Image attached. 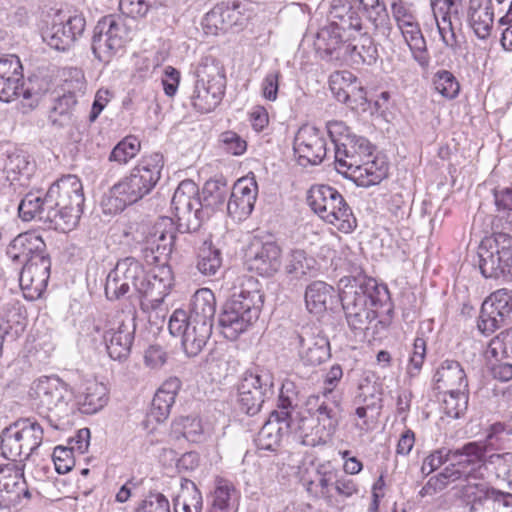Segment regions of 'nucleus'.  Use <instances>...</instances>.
Wrapping results in <instances>:
<instances>
[{
    "label": "nucleus",
    "instance_id": "obj_1",
    "mask_svg": "<svg viewBox=\"0 0 512 512\" xmlns=\"http://www.w3.org/2000/svg\"><path fill=\"white\" fill-rule=\"evenodd\" d=\"M84 201L81 180L68 174L54 182L45 194L28 192L21 200L18 212L23 221L38 220L50 229L65 233L78 225Z\"/></svg>",
    "mask_w": 512,
    "mask_h": 512
},
{
    "label": "nucleus",
    "instance_id": "obj_2",
    "mask_svg": "<svg viewBox=\"0 0 512 512\" xmlns=\"http://www.w3.org/2000/svg\"><path fill=\"white\" fill-rule=\"evenodd\" d=\"M346 320L354 331L386 329L394 314L386 284L371 277H355L343 286L339 294Z\"/></svg>",
    "mask_w": 512,
    "mask_h": 512
},
{
    "label": "nucleus",
    "instance_id": "obj_3",
    "mask_svg": "<svg viewBox=\"0 0 512 512\" xmlns=\"http://www.w3.org/2000/svg\"><path fill=\"white\" fill-rule=\"evenodd\" d=\"M166 0H120L122 14H109L98 20L91 39L94 57L108 64L133 39L131 19L144 18L152 9L165 5Z\"/></svg>",
    "mask_w": 512,
    "mask_h": 512
},
{
    "label": "nucleus",
    "instance_id": "obj_4",
    "mask_svg": "<svg viewBox=\"0 0 512 512\" xmlns=\"http://www.w3.org/2000/svg\"><path fill=\"white\" fill-rule=\"evenodd\" d=\"M216 312L214 293L208 288L198 289L192 296L189 310L176 309L170 316L168 329L180 336L183 349L189 357L197 356L207 344Z\"/></svg>",
    "mask_w": 512,
    "mask_h": 512
},
{
    "label": "nucleus",
    "instance_id": "obj_5",
    "mask_svg": "<svg viewBox=\"0 0 512 512\" xmlns=\"http://www.w3.org/2000/svg\"><path fill=\"white\" fill-rule=\"evenodd\" d=\"M335 168L357 186L370 187L388 176L389 164L366 137L354 135L341 142L335 152Z\"/></svg>",
    "mask_w": 512,
    "mask_h": 512
},
{
    "label": "nucleus",
    "instance_id": "obj_6",
    "mask_svg": "<svg viewBox=\"0 0 512 512\" xmlns=\"http://www.w3.org/2000/svg\"><path fill=\"white\" fill-rule=\"evenodd\" d=\"M164 158L160 153L143 156L129 174L114 184L105 205L110 212H121L148 195L161 178Z\"/></svg>",
    "mask_w": 512,
    "mask_h": 512
},
{
    "label": "nucleus",
    "instance_id": "obj_7",
    "mask_svg": "<svg viewBox=\"0 0 512 512\" xmlns=\"http://www.w3.org/2000/svg\"><path fill=\"white\" fill-rule=\"evenodd\" d=\"M256 286V281L248 280L247 287L242 286L223 305L218 323L226 339L236 340L258 320L264 295Z\"/></svg>",
    "mask_w": 512,
    "mask_h": 512
},
{
    "label": "nucleus",
    "instance_id": "obj_8",
    "mask_svg": "<svg viewBox=\"0 0 512 512\" xmlns=\"http://www.w3.org/2000/svg\"><path fill=\"white\" fill-rule=\"evenodd\" d=\"M29 396L39 415L47 418L49 424L60 428V420L68 412L73 391L57 376H43L33 382Z\"/></svg>",
    "mask_w": 512,
    "mask_h": 512
},
{
    "label": "nucleus",
    "instance_id": "obj_9",
    "mask_svg": "<svg viewBox=\"0 0 512 512\" xmlns=\"http://www.w3.org/2000/svg\"><path fill=\"white\" fill-rule=\"evenodd\" d=\"M307 203L315 214L343 233H351L357 227L351 207L332 186L312 185L307 193Z\"/></svg>",
    "mask_w": 512,
    "mask_h": 512
},
{
    "label": "nucleus",
    "instance_id": "obj_10",
    "mask_svg": "<svg viewBox=\"0 0 512 512\" xmlns=\"http://www.w3.org/2000/svg\"><path fill=\"white\" fill-rule=\"evenodd\" d=\"M306 410L316 422L315 435L302 436V443L307 446L326 444L335 434L342 419L340 395H311L306 401Z\"/></svg>",
    "mask_w": 512,
    "mask_h": 512
},
{
    "label": "nucleus",
    "instance_id": "obj_11",
    "mask_svg": "<svg viewBox=\"0 0 512 512\" xmlns=\"http://www.w3.org/2000/svg\"><path fill=\"white\" fill-rule=\"evenodd\" d=\"M44 431L42 426L34 419H20L6 427L0 435L1 454L8 460L20 462L28 460L37 454L43 442Z\"/></svg>",
    "mask_w": 512,
    "mask_h": 512
},
{
    "label": "nucleus",
    "instance_id": "obj_12",
    "mask_svg": "<svg viewBox=\"0 0 512 512\" xmlns=\"http://www.w3.org/2000/svg\"><path fill=\"white\" fill-rule=\"evenodd\" d=\"M171 208L177 219L178 229L182 233L197 231L208 219V213L202 206L199 188L190 179L183 180L176 188Z\"/></svg>",
    "mask_w": 512,
    "mask_h": 512
},
{
    "label": "nucleus",
    "instance_id": "obj_13",
    "mask_svg": "<svg viewBox=\"0 0 512 512\" xmlns=\"http://www.w3.org/2000/svg\"><path fill=\"white\" fill-rule=\"evenodd\" d=\"M237 391L238 409L254 416L260 412L265 400L274 395V376L269 370L260 368L246 371L240 379Z\"/></svg>",
    "mask_w": 512,
    "mask_h": 512
},
{
    "label": "nucleus",
    "instance_id": "obj_14",
    "mask_svg": "<svg viewBox=\"0 0 512 512\" xmlns=\"http://www.w3.org/2000/svg\"><path fill=\"white\" fill-rule=\"evenodd\" d=\"M196 78L191 103L197 111L209 113L222 100L225 90V76L217 63L205 61L198 65Z\"/></svg>",
    "mask_w": 512,
    "mask_h": 512
},
{
    "label": "nucleus",
    "instance_id": "obj_15",
    "mask_svg": "<svg viewBox=\"0 0 512 512\" xmlns=\"http://www.w3.org/2000/svg\"><path fill=\"white\" fill-rule=\"evenodd\" d=\"M478 265L485 278L499 279L506 282L512 279V237L505 233L494 236L489 246L482 243L478 248Z\"/></svg>",
    "mask_w": 512,
    "mask_h": 512
},
{
    "label": "nucleus",
    "instance_id": "obj_16",
    "mask_svg": "<svg viewBox=\"0 0 512 512\" xmlns=\"http://www.w3.org/2000/svg\"><path fill=\"white\" fill-rule=\"evenodd\" d=\"M85 27L82 14L70 15L58 10L43 30L42 38L51 48L65 51L83 35Z\"/></svg>",
    "mask_w": 512,
    "mask_h": 512
},
{
    "label": "nucleus",
    "instance_id": "obj_17",
    "mask_svg": "<svg viewBox=\"0 0 512 512\" xmlns=\"http://www.w3.org/2000/svg\"><path fill=\"white\" fill-rule=\"evenodd\" d=\"M178 226L164 217L155 223L142 244V254L148 264L166 265L176 245Z\"/></svg>",
    "mask_w": 512,
    "mask_h": 512
},
{
    "label": "nucleus",
    "instance_id": "obj_18",
    "mask_svg": "<svg viewBox=\"0 0 512 512\" xmlns=\"http://www.w3.org/2000/svg\"><path fill=\"white\" fill-rule=\"evenodd\" d=\"M293 151L299 165H319L327 154L324 132L315 126H301L294 137Z\"/></svg>",
    "mask_w": 512,
    "mask_h": 512
},
{
    "label": "nucleus",
    "instance_id": "obj_19",
    "mask_svg": "<svg viewBox=\"0 0 512 512\" xmlns=\"http://www.w3.org/2000/svg\"><path fill=\"white\" fill-rule=\"evenodd\" d=\"M450 461L458 470L463 473L464 482L462 485V494L465 488L470 484H483L477 482L484 475L486 470V447L479 442H469L458 449H451Z\"/></svg>",
    "mask_w": 512,
    "mask_h": 512
},
{
    "label": "nucleus",
    "instance_id": "obj_20",
    "mask_svg": "<svg viewBox=\"0 0 512 512\" xmlns=\"http://www.w3.org/2000/svg\"><path fill=\"white\" fill-rule=\"evenodd\" d=\"M512 312V291L499 289L481 306L477 327L482 334L490 335L506 324Z\"/></svg>",
    "mask_w": 512,
    "mask_h": 512
},
{
    "label": "nucleus",
    "instance_id": "obj_21",
    "mask_svg": "<svg viewBox=\"0 0 512 512\" xmlns=\"http://www.w3.org/2000/svg\"><path fill=\"white\" fill-rule=\"evenodd\" d=\"M469 512H512V494L486 484H470L464 490Z\"/></svg>",
    "mask_w": 512,
    "mask_h": 512
},
{
    "label": "nucleus",
    "instance_id": "obj_22",
    "mask_svg": "<svg viewBox=\"0 0 512 512\" xmlns=\"http://www.w3.org/2000/svg\"><path fill=\"white\" fill-rule=\"evenodd\" d=\"M25 464L0 465V509L15 507L21 499L31 497L24 478Z\"/></svg>",
    "mask_w": 512,
    "mask_h": 512
},
{
    "label": "nucleus",
    "instance_id": "obj_23",
    "mask_svg": "<svg viewBox=\"0 0 512 512\" xmlns=\"http://www.w3.org/2000/svg\"><path fill=\"white\" fill-rule=\"evenodd\" d=\"M50 269L49 256H41L38 261L22 267L19 284L25 299L34 301L42 296L50 278Z\"/></svg>",
    "mask_w": 512,
    "mask_h": 512
},
{
    "label": "nucleus",
    "instance_id": "obj_24",
    "mask_svg": "<svg viewBox=\"0 0 512 512\" xmlns=\"http://www.w3.org/2000/svg\"><path fill=\"white\" fill-rule=\"evenodd\" d=\"M135 331L136 323L133 316H125L116 328L105 331L103 339L110 358L123 361L129 357Z\"/></svg>",
    "mask_w": 512,
    "mask_h": 512
},
{
    "label": "nucleus",
    "instance_id": "obj_25",
    "mask_svg": "<svg viewBox=\"0 0 512 512\" xmlns=\"http://www.w3.org/2000/svg\"><path fill=\"white\" fill-rule=\"evenodd\" d=\"M293 339L300 358L307 365H320L331 356L327 337L314 333L311 328H302Z\"/></svg>",
    "mask_w": 512,
    "mask_h": 512
},
{
    "label": "nucleus",
    "instance_id": "obj_26",
    "mask_svg": "<svg viewBox=\"0 0 512 512\" xmlns=\"http://www.w3.org/2000/svg\"><path fill=\"white\" fill-rule=\"evenodd\" d=\"M7 256L20 265L38 261L41 256H49L42 237L35 231L17 235L7 246Z\"/></svg>",
    "mask_w": 512,
    "mask_h": 512
},
{
    "label": "nucleus",
    "instance_id": "obj_27",
    "mask_svg": "<svg viewBox=\"0 0 512 512\" xmlns=\"http://www.w3.org/2000/svg\"><path fill=\"white\" fill-rule=\"evenodd\" d=\"M258 185L254 178H241L234 184L227 202V212L233 219H246L254 209Z\"/></svg>",
    "mask_w": 512,
    "mask_h": 512
},
{
    "label": "nucleus",
    "instance_id": "obj_28",
    "mask_svg": "<svg viewBox=\"0 0 512 512\" xmlns=\"http://www.w3.org/2000/svg\"><path fill=\"white\" fill-rule=\"evenodd\" d=\"M240 3L221 2L215 5L204 17L202 26L206 34L218 35L227 32L233 27L243 25L244 16L239 10Z\"/></svg>",
    "mask_w": 512,
    "mask_h": 512
},
{
    "label": "nucleus",
    "instance_id": "obj_29",
    "mask_svg": "<svg viewBox=\"0 0 512 512\" xmlns=\"http://www.w3.org/2000/svg\"><path fill=\"white\" fill-rule=\"evenodd\" d=\"M173 285V276L166 265H157L149 274L145 273L140 286L141 301L144 305L164 301Z\"/></svg>",
    "mask_w": 512,
    "mask_h": 512
},
{
    "label": "nucleus",
    "instance_id": "obj_30",
    "mask_svg": "<svg viewBox=\"0 0 512 512\" xmlns=\"http://www.w3.org/2000/svg\"><path fill=\"white\" fill-rule=\"evenodd\" d=\"M248 268L262 276H272L281 265V249L274 241L252 244Z\"/></svg>",
    "mask_w": 512,
    "mask_h": 512
},
{
    "label": "nucleus",
    "instance_id": "obj_31",
    "mask_svg": "<svg viewBox=\"0 0 512 512\" xmlns=\"http://www.w3.org/2000/svg\"><path fill=\"white\" fill-rule=\"evenodd\" d=\"M378 56V49L373 38L364 32L358 39L348 40L339 66H370L376 63Z\"/></svg>",
    "mask_w": 512,
    "mask_h": 512
},
{
    "label": "nucleus",
    "instance_id": "obj_32",
    "mask_svg": "<svg viewBox=\"0 0 512 512\" xmlns=\"http://www.w3.org/2000/svg\"><path fill=\"white\" fill-rule=\"evenodd\" d=\"M348 41L342 39L335 26L322 27L316 36L315 46L321 58L334 66H339Z\"/></svg>",
    "mask_w": 512,
    "mask_h": 512
},
{
    "label": "nucleus",
    "instance_id": "obj_33",
    "mask_svg": "<svg viewBox=\"0 0 512 512\" xmlns=\"http://www.w3.org/2000/svg\"><path fill=\"white\" fill-rule=\"evenodd\" d=\"M298 429V423L285 422L270 415L255 438L256 446L260 450L276 451L283 436L296 433Z\"/></svg>",
    "mask_w": 512,
    "mask_h": 512
},
{
    "label": "nucleus",
    "instance_id": "obj_34",
    "mask_svg": "<svg viewBox=\"0 0 512 512\" xmlns=\"http://www.w3.org/2000/svg\"><path fill=\"white\" fill-rule=\"evenodd\" d=\"M330 26H335L337 31L353 30L360 34L363 32L362 17L359 12L345 0H333L329 14Z\"/></svg>",
    "mask_w": 512,
    "mask_h": 512
},
{
    "label": "nucleus",
    "instance_id": "obj_35",
    "mask_svg": "<svg viewBox=\"0 0 512 512\" xmlns=\"http://www.w3.org/2000/svg\"><path fill=\"white\" fill-rule=\"evenodd\" d=\"M468 21L475 35L487 39L494 23V9L491 0H470Z\"/></svg>",
    "mask_w": 512,
    "mask_h": 512
},
{
    "label": "nucleus",
    "instance_id": "obj_36",
    "mask_svg": "<svg viewBox=\"0 0 512 512\" xmlns=\"http://www.w3.org/2000/svg\"><path fill=\"white\" fill-rule=\"evenodd\" d=\"M433 380L438 390H466L468 387L466 373L456 360H444L436 370Z\"/></svg>",
    "mask_w": 512,
    "mask_h": 512
},
{
    "label": "nucleus",
    "instance_id": "obj_37",
    "mask_svg": "<svg viewBox=\"0 0 512 512\" xmlns=\"http://www.w3.org/2000/svg\"><path fill=\"white\" fill-rule=\"evenodd\" d=\"M108 400V389L103 383L87 381L78 397L79 410L83 414H95L107 405Z\"/></svg>",
    "mask_w": 512,
    "mask_h": 512
},
{
    "label": "nucleus",
    "instance_id": "obj_38",
    "mask_svg": "<svg viewBox=\"0 0 512 512\" xmlns=\"http://www.w3.org/2000/svg\"><path fill=\"white\" fill-rule=\"evenodd\" d=\"M237 499L238 493L234 485L220 479L209 496L208 512H235Z\"/></svg>",
    "mask_w": 512,
    "mask_h": 512
},
{
    "label": "nucleus",
    "instance_id": "obj_39",
    "mask_svg": "<svg viewBox=\"0 0 512 512\" xmlns=\"http://www.w3.org/2000/svg\"><path fill=\"white\" fill-rule=\"evenodd\" d=\"M29 168L28 157L21 151H7L0 155V181L12 183L21 175H29Z\"/></svg>",
    "mask_w": 512,
    "mask_h": 512
},
{
    "label": "nucleus",
    "instance_id": "obj_40",
    "mask_svg": "<svg viewBox=\"0 0 512 512\" xmlns=\"http://www.w3.org/2000/svg\"><path fill=\"white\" fill-rule=\"evenodd\" d=\"M399 29L412 52L414 60L422 68L428 67L430 56L427 51L426 40L417 21L401 26Z\"/></svg>",
    "mask_w": 512,
    "mask_h": 512
},
{
    "label": "nucleus",
    "instance_id": "obj_41",
    "mask_svg": "<svg viewBox=\"0 0 512 512\" xmlns=\"http://www.w3.org/2000/svg\"><path fill=\"white\" fill-rule=\"evenodd\" d=\"M230 193V188L224 178L210 179L202 189V206L208 213V219L214 210L222 207Z\"/></svg>",
    "mask_w": 512,
    "mask_h": 512
},
{
    "label": "nucleus",
    "instance_id": "obj_42",
    "mask_svg": "<svg viewBox=\"0 0 512 512\" xmlns=\"http://www.w3.org/2000/svg\"><path fill=\"white\" fill-rule=\"evenodd\" d=\"M334 288L323 282L314 281L305 291V304L310 313L320 314L327 309V303L334 296Z\"/></svg>",
    "mask_w": 512,
    "mask_h": 512
},
{
    "label": "nucleus",
    "instance_id": "obj_43",
    "mask_svg": "<svg viewBox=\"0 0 512 512\" xmlns=\"http://www.w3.org/2000/svg\"><path fill=\"white\" fill-rule=\"evenodd\" d=\"M297 406L298 391L296 386L293 382L286 381L282 383L279 391L277 409L272 411L270 415L285 422L297 423L292 417V412Z\"/></svg>",
    "mask_w": 512,
    "mask_h": 512
},
{
    "label": "nucleus",
    "instance_id": "obj_44",
    "mask_svg": "<svg viewBox=\"0 0 512 512\" xmlns=\"http://www.w3.org/2000/svg\"><path fill=\"white\" fill-rule=\"evenodd\" d=\"M76 104V95L72 92L57 97L49 110L48 119L50 123L58 128L69 125L72 121Z\"/></svg>",
    "mask_w": 512,
    "mask_h": 512
},
{
    "label": "nucleus",
    "instance_id": "obj_45",
    "mask_svg": "<svg viewBox=\"0 0 512 512\" xmlns=\"http://www.w3.org/2000/svg\"><path fill=\"white\" fill-rule=\"evenodd\" d=\"M196 267L204 276H215L222 267L221 251L211 242H204L198 251Z\"/></svg>",
    "mask_w": 512,
    "mask_h": 512
},
{
    "label": "nucleus",
    "instance_id": "obj_46",
    "mask_svg": "<svg viewBox=\"0 0 512 512\" xmlns=\"http://www.w3.org/2000/svg\"><path fill=\"white\" fill-rule=\"evenodd\" d=\"M115 268L121 280L128 282L130 287L140 293V286L145 276L143 265L134 257H125L117 261Z\"/></svg>",
    "mask_w": 512,
    "mask_h": 512
},
{
    "label": "nucleus",
    "instance_id": "obj_47",
    "mask_svg": "<svg viewBox=\"0 0 512 512\" xmlns=\"http://www.w3.org/2000/svg\"><path fill=\"white\" fill-rule=\"evenodd\" d=\"M182 485V493L174 501V512H201L203 497L195 483L186 480Z\"/></svg>",
    "mask_w": 512,
    "mask_h": 512
},
{
    "label": "nucleus",
    "instance_id": "obj_48",
    "mask_svg": "<svg viewBox=\"0 0 512 512\" xmlns=\"http://www.w3.org/2000/svg\"><path fill=\"white\" fill-rule=\"evenodd\" d=\"M442 391L444 392L441 405L443 412L454 419L462 417L468 408V390L452 389Z\"/></svg>",
    "mask_w": 512,
    "mask_h": 512
},
{
    "label": "nucleus",
    "instance_id": "obj_49",
    "mask_svg": "<svg viewBox=\"0 0 512 512\" xmlns=\"http://www.w3.org/2000/svg\"><path fill=\"white\" fill-rule=\"evenodd\" d=\"M363 12L367 20L372 24L375 33L387 35L390 31V17L387 6L383 0L364 8Z\"/></svg>",
    "mask_w": 512,
    "mask_h": 512
},
{
    "label": "nucleus",
    "instance_id": "obj_50",
    "mask_svg": "<svg viewBox=\"0 0 512 512\" xmlns=\"http://www.w3.org/2000/svg\"><path fill=\"white\" fill-rule=\"evenodd\" d=\"M314 264V258L308 257L304 250L294 249L288 255L285 269L294 278H300L311 271Z\"/></svg>",
    "mask_w": 512,
    "mask_h": 512
},
{
    "label": "nucleus",
    "instance_id": "obj_51",
    "mask_svg": "<svg viewBox=\"0 0 512 512\" xmlns=\"http://www.w3.org/2000/svg\"><path fill=\"white\" fill-rule=\"evenodd\" d=\"M434 89L446 99H454L460 92V84L452 72L438 70L432 79Z\"/></svg>",
    "mask_w": 512,
    "mask_h": 512
},
{
    "label": "nucleus",
    "instance_id": "obj_52",
    "mask_svg": "<svg viewBox=\"0 0 512 512\" xmlns=\"http://www.w3.org/2000/svg\"><path fill=\"white\" fill-rule=\"evenodd\" d=\"M22 96L24 99L31 98V92L24 87L23 76H14L0 80V100L10 102Z\"/></svg>",
    "mask_w": 512,
    "mask_h": 512
},
{
    "label": "nucleus",
    "instance_id": "obj_53",
    "mask_svg": "<svg viewBox=\"0 0 512 512\" xmlns=\"http://www.w3.org/2000/svg\"><path fill=\"white\" fill-rule=\"evenodd\" d=\"M140 151V142L134 136L122 139L111 151L109 161L126 164Z\"/></svg>",
    "mask_w": 512,
    "mask_h": 512
},
{
    "label": "nucleus",
    "instance_id": "obj_54",
    "mask_svg": "<svg viewBox=\"0 0 512 512\" xmlns=\"http://www.w3.org/2000/svg\"><path fill=\"white\" fill-rule=\"evenodd\" d=\"M116 273L117 270L114 267L106 277L105 296L111 301L128 297L132 290L128 282L121 280L122 277Z\"/></svg>",
    "mask_w": 512,
    "mask_h": 512
},
{
    "label": "nucleus",
    "instance_id": "obj_55",
    "mask_svg": "<svg viewBox=\"0 0 512 512\" xmlns=\"http://www.w3.org/2000/svg\"><path fill=\"white\" fill-rule=\"evenodd\" d=\"M487 354H490L495 359L508 358L512 355V328L500 332L491 339Z\"/></svg>",
    "mask_w": 512,
    "mask_h": 512
},
{
    "label": "nucleus",
    "instance_id": "obj_56",
    "mask_svg": "<svg viewBox=\"0 0 512 512\" xmlns=\"http://www.w3.org/2000/svg\"><path fill=\"white\" fill-rule=\"evenodd\" d=\"M447 10H449L446 7ZM442 11V8L440 9ZM437 28L442 42L446 47L455 48L457 46V37L454 32L449 11L441 12V17L434 11Z\"/></svg>",
    "mask_w": 512,
    "mask_h": 512
},
{
    "label": "nucleus",
    "instance_id": "obj_57",
    "mask_svg": "<svg viewBox=\"0 0 512 512\" xmlns=\"http://www.w3.org/2000/svg\"><path fill=\"white\" fill-rule=\"evenodd\" d=\"M219 146L226 153L239 156L247 149L246 141L236 132L228 130L219 135Z\"/></svg>",
    "mask_w": 512,
    "mask_h": 512
},
{
    "label": "nucleus",
    "instance_id": "obj_58",
    "mask_svg": "<svg viewBox=\"0 0 512 512\" xmlns=\"http://www.w3.org/2000/svg\"><path fill=\"white\" fill-rule=\"evenodd\" d=\"M137 512H171L168 498L160 492H150L137 508Z\"/></svg>",
    "mask_w": 512,
    "mask_h": 512
},
{
    "label": "nucleus",
    "instance_id": "obj_59",
    "mask_svg": "<svg viewBox=\"0 0 512 512\" xmlns=\"http://www.w3.org/2000/svg\"><path fill=\"white\" fill-rule=\"evenodd\" d=\"M174 403V400L162 395V392H156L151 403L150 417L156 422H163L168 418Z\"/></svg>",
    "mask_w": 512,
    "mask_h": 512
},
{
    "label": "nucleus",
    "instance_id": "obj_60",
    "mask_svg": "<svg viewBox=\"0 0 512 512\" xmlns=\"http://www.w3.org/2000/svg\"><path fill=\"white\" fill-rule=\"evenodd\" d=\"M73 452L74 451L69 447L57 446L54 448L51 456L55 470L59 474H66L74 467L75 460L73 457Z\"/></svg>",
    "mask_w": 512,
    "mask_h": 512
},
{
    "label": "nucleus",
    "instance_id": "obj_61",
    "mask_svg": "<svg viewBox=\"0 0 512 512\" xmlns=\"http://www.w3.org/2000/svg\"><path fill=\"white\" fill-rule=\"evenodd\" d=\"M451 458V449L448 448H440L433 452H431L427 457L424 458L421 472L428 476L438 468H440L447 461H450Z\"/></svg>",
    "mask_w": 512,
    "mask_h": 512
},
{
    "label": "nucleus",
    "instance_id": "obj_62",
    "mask_svg": "<svg viewBox=\"0 0 512 512\" xmlns=\"http://www.w3.org/2000/svg\"><path fill=\"white\" fill-rule=\"evenodd\" d=\"M182 435L191 442H199L203 436V425L199 417L186 416L180 419Z\"/></svg>",
    "mask_w": 512,
    "mask_h": 512
},
{
    "label": "nucleus",
    "instance_id": "obj_63",
    "mask_svg": "<svg viewBox=\"0 0 512 512\" xmlns=\"http://www.w3.org/2000/svg\"><path fill=\"white\" fill-rule=\"evenodd\" d=\"M326 130L331 142L334 144L335 150L339 148L341 142L343 143L348 136L355 135L343 121L338 120L328 121L326 123Z\"/></svg>",
    "mask_w": 512,
    "mask_h": 512
},
{
    "label": "nucleus",
    "instance_id": "obj_64",
    "mask_svg": "<svg viewBox=\"0 0 512 512\" xmlns=\"http://www.w3.org/2000/svg\"><path fill=\"white\" fill-rule=\"evenodd\" d=\"M498 24L504 27L501 33V45L505 50L512 51V0L506 13L499 19Z\"/></svg>",
    "mask_w": 512,
    "mask_h": 512
}]
</instances>
